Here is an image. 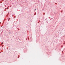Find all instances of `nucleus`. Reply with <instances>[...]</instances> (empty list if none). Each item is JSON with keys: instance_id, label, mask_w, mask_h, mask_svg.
I'll list each match as a JSON object with an SVG mask.
<instances>
[{"instance_id": "1", "label": "nucleus", "mask_w": 65, "mask_h": 65, "mask_svg": "<svg viewBox=\"0 0 65 65\" xmlns=\"http://www.w3.org/2000/svg\"><path fill=\"white\" fill-rule=\"evenodd\" d=\"M10 7H11V6H10Z\"/></svg>"}, {"instance_id": "2", "label": "nucleus", "mask_w": 65, "mask_h": 65, "mask_svg": "<svg viewBox=\"0 0 65 65\" xmlns=\"http://www.w3.org/2000/svg\"><path fill=\"white\" fill-rule=\"evenodd\" d=\"M35 10H36V9H35Z\"/></svg>"}, {"instance_id": "3", "label": "nucleus", "mask_w": 65, "mask_h": 65, "mask_svg": "<svg viewBox=\"0 0 65 65\" xmlns=\"http://www.w3.org/2000/svg\"><path fill=\"white\" fill-rule=\"evenodd\" d=\"M3 44V43H2V44Z\"/></svg>"}]
</instances>
